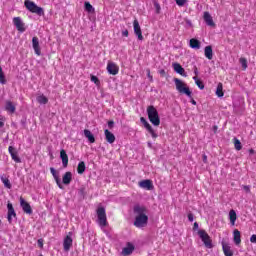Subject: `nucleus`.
Returning a JSON list of instances; mask_svg holds the SVG:
<instances>
[{"mask_svg": "<svg viewBox=\"0 0 256 256\" xmlns=\"http://www.w3.org/2000/svg\"><path fill=\"white\" fill-rule=\"evenodd\" d=\"M229 220L232 226H235V221H237V212L235 210L229 211Z\"/></svg>", "mask_w": 256, "mask_h": 256, "instance_id": "29", "label": "nucleus"}, {"mask_svg": "<svg viewBox=\"0 0 256 256\" xmlns=\"http://www.w3.org/2000/svg\"><path fill=\"white\" fill-rule=\"evenodd\" d=\"M146 72H147L148 79H150V81H153V76L151 75V70L147 69Z\"/></svg>", "mask_w": 256, "mask_h": 256, "instance_id": "47", "label": "nucleus"}, {"mask_svg": "<svg viewBox=\"0 0 256 256\" xmlns=\"http://www.w3.org/2000/svg\"><path fill=\"white\" fill-rule=\"evenodd\" d=\"M84 136L88 139L89 143H95V136L89 130H84Z\"/></svg>", "mask_w": 256, "mask_h": 256, "instance_id": "30", "label": "nucleus"}, {"mask_svg": "<svg viewBox=\"0 0 256 256\" xmlns=\"http://www.w3.org/2000/svg\"><path fill=\"white\" fill-rule=\"evenodd\" d=\"M0 225H1V220H0Z\"/></svg>", "mask_w": 256, "mask_h": 256, "instance_id": "64", "label": "nucleus"}, {"mask_svg": "<svg viewBox=\"0 0 256 256\" xmlns=\"http://www.w3.org/2000/svg\"><path fill=\"white\" fill-rule=\"evenodd\" d=\"M90 81H92V83H95V85L97 86L101 85V81L95 75H90Z\"/></svg>", "mask_w": 256, "mask_h": 256, "instance_id": "38", "label": "nucleus"}, {"mask_svg": "<svg viewBox=\"0 0 256 256\" xmlns=\"http://www.w3.org/2000/svg\"><path fill=\"white\" fill-rule=\"evenodd\" d=\"M196 229H199V223L195 222L193 225V230L196 231Z\"/></svg>", "mask_w": 256, "mask_h": 256, "instance_id": "53", "label": "nucleus"}, {"mask_svg": "<svg viewBox=\"0 0 256 256\" xmlns=\"http://www.w3.org/2000/svg\"><path fill=\"white\" fill-rule=\"evenodd\" d=\"M239 63L242 65L243 71H247V67H248V65H247V58L241 57L239 59Z\"/></svg>", "mask_w": 256, "mask_h": 256, "instance_id": "36", "label": "nucleus"}, {"mask_svg": "<svg viewBox=\"0 0 256 256\" xmlns=\"http://www.w3.org/2000/svg\"><path fill=\"white\" fill-rule=\"evenodd\" d=\"M107 71L109 75H117L119 73V66L114 62H108Z\"/></svg>", "mask_w": 256, "mask_h": 256, "instance_id": "16", "label": "nucleus"}, {"mask_svg": "<svg viewBox=\"0 0 256 256\" xmlns=\"http://www.w3.org/2000/svg\"><path fill=\"white\" fill-rule=\"evenodd\" d=\"M1 181L4 185V187H6V189H11V181H9V178L5 177V175H2Z\"/></svg>", "mask_w": 256, "mask_h": 256, "instance_id": "34", "label": "nucleus"}, {"mask_svg": "<svg viewBox=\"0 0 256 256\" xmlns=\"http://www.w3.org/2000/svg\"><path fill=\"white\" fill-rule=\"evenodd\" d=\"M173 69L175 72L178 73V75H181L182 77H187V73H185V68L183 66H181V64L174 63Z\"/></svg>", "mask_w": 256, "mask_h": 256, "instance_id": "20", "label": "nucleus"}, {"mask_svg": "<svg viewBox=\"0 0 256 256\" xmlns=\"http://www.w3.org/2000/svg\"><path fill=\"white\" fill-rule=\"evenodd\" d=\"M37 101L40 105H47L49 103V99L43 94L37 97Z\"/></svg>", "mask_w": 256, "mask_h": 256, "instance_id": "33", "label": "nucleus"}, {"mask_svg": "<svg viewBox=\"0 0 256 256\" xmlns=\"http://www.w3.org/2000/svg\"><path fill=\"white\" fill-rule=\"evenodd\" d=\"M16 110L17 106L15 105V103H13L11 100H7L5 104V111H7V113H10V115H13Z\"/></svg>", "mask_w": 256, "mask_h": 256, "instance_id": "17", "label": "nucleus"}, {"mask_svg": "<svg viewBox=\"0 0 256 256\" xmlns=\"http://www.w3.org/2000/svg\"><path fill=\"white\" fill-rule=\"evenodd\" d=\"M13 24L16 27L17 31H20V33H25V23H23L21 17H14Z\"/></svg>", "mask_w": 256, "mask_h": 256, "instance_id": "13", "label": "nucleus"}, {"mask_svg": "<svg viewBox=\"0 0 256 256\" xmlns=\"http://www.w3.org/2000/svg\"><path fill=\"white\" fill-rule=\"evenodd\" d=\"M60 158L62 160L63 167H67L69 165V156L64 149L60 151Z\"/></svg>", "mask_w": 256, "mask_h": 256, "instance_id": "22", "label": "nucleus"}, {"mask_svg": "<svg viewBox=\"0 0 256 256\" xmlns=\"http://www.w3.org/2000/svg\"><path fill=\"white\" fill-rule=\"evenodd\" d=\"M234 235V243L236 245H241V232L238 229H235L233 232Z\"/></svg>", "mask_w": 256, "mask_h": 256, "instance_id": "27", "label": "nucleus"}, {"mask_svg": "<svg viewBox=\"0 0 256 256\" xmlns=\"http://www.w3.org/2000/svg\"><path fill=\"white\" fill-rule=\"evenodd\" d=\"M243 189H244V191H245L246 193H251V186H249V185H244V186H243Z\"/></svg>", "mask_w": 256, "mask_h": 256, "instance_id": "46", "label": "nucleus"}, {"mask_svg": "<svg viewBox=\"0 0 256 256\" xmlns=\"http://www.w3.org/2000/svg\"><path fill=\"white\" fill-rule=\"evenodd\" d=\"M190 103H192V105H197V101H195V99L191 98Z\"/></svg>", "mask_w": 256, "mask_h": 256, "instance_id": "56", "label": "nucleus"}, {"mask_svg": "<svg viewBox=\"0 0 256 256\" xmlns=\"http://www.w3.org/2000/svg\"><path fill=\"white\" fill-rule=\"evenodd\" d=\"M204 55H205L206 59H209V61H211V59H213V47L206 46L204 48Z\"/></svg>", "mask_w": 256, "mask_h": 256, "instance_id": "26", "label": "nucleus"}, {"mask_svg": "<svg viewBox=\"0 0 256 256\" xmlns=\"http://www.w3.org/2000/svg\"><path fill=\"white\" fill-rule=\"evenodd\" d=\"M198 235L207 249H213V240L205 230H198Z\"/></svg>", "mask_w": 256, "mask_h": 256, "instance_id": "7", "label": "nucleus"}, {"mask_svg": "<svg viewBox=\"0 0 256 256\" xmlns=\"http://www.w3.org/2000/svg\"><path fill=\"white\" fill-rule=\"evenodd\" d=\"M175 2L179 7H183L187 3V0H175Z\"/></svg>", "mask_w": 256, "mask_h": 256, "instance_id": "42", "label": "nucleus"}, {"mask_svg": "<svg viewBox=\"0 0 256 256\" xmlns=\"http://www.w3.org/2000/svg\"><path fill=\"white\" fill-rule=\"evenodd\" d=\"M114 125H115V122L113 120L108 121L109 129H113Z\"/></svg>", "mask_w": 256, "mask_h": 256, "instance_id": "49", "label": "nucleus"}, {"mask_svg": "<svg viewBox=\"0 0 256 256\" xmlns=\"http://www.w3.org/2000/svg\"><path fill=\"white\" fill-rule=\"evenodd\" d=\"M122 37H129V30H127V29L123 30Z\"/></svg>", "mask_w": 256, "mask_h": 256, "instance_id": "48", "label": "nucleus"}, {"mask_svg": "<svg viewBox=\"0 0 256 256\" xmlns=\"http://www.w3.org/2000/svg\"><path fill=\"white\" fill-rule=\"evenodd\" d=\"M249 151H250V153H255V150H253V149H250Z\"/></svg>", "mask_w": 256, "mask_h": 256, "instance_id": "62", "label": "nucleus"}, {"mask_svg": "<svg viewBox=\"0 0 256 256\" xmlns=\"http://www.w3.org/2000/svg\"><path fill=\"white\" fill-rule=\"evenodd\" d=\"M24 5L30 13H35L36 15H39V17H41V15H45L43 8L37 6V4L31 0H25Z\"/></svg>", "mask_w": 256, "mask_h": 256, "instance_id": "6", "label": "nucleus"}, {"mask_svg": "<svg viewBox=\"0 0 256 256\" xmlns=\"http://www.w3.org/2000/svg\"><path fill=\"white\" fill-rule=\"evenodd\" d=\"M222 251L225 256H233V250H231V246L228 243L222 242Z\"/></svg>", "mask_w": 256, "mask_h": 256, "instance_id": "25", "label": "nucleus"}, {"mask_svg": "<svg viewBox=\"0 0 256 256\" xmlns=\"http://www.w3.org/2000/svg\"><path fill=\"white\" fill-rule=\"evenodd\" d=\"M194 75L199 76V69L197 68V66H194Z\"/></svg>", "mask_w": 256, "mask_h": 256, "instance_id": "51", "label": "nucleus"}, {"mask_svg": "<svg viewBox=\"0 0 256 256\" xmlns=\"http://www.w3.org/2000/svg\"><path fill=\"white\" fill-rule=\"evenodd\" d=\"M188 220L190 221V223H193V214L192 213L188 214Z\"/></svg>", "mask_w": 256, "mask_h": 256, "instance_id": "52", "label": "nucleus"}, {"mask_svg": "<svg viewBox=\"0 0 256 256\" xmlns=\"http://www.w3.org/2000/svg\"><path fill=\"white\" fill-rule=\"evenodd\" d=\"M147 115L150 123H152L154 127H159L161 125V118L159 117V112L155 106L151 105L147 107Z\"/></svg>", "mask_w": 256, "mask_h": 256, "instance_id": "2", "label": "nucleus"}, {"mask_svg": "<svg viewBox=\"0 0 256 256\" xmlns=\"http://www.w3.org/2000/svg\"><path fill=\"white\" fill-rule=\"evenodd\" d=\"M195 84L197 85V87H199V89H205V84H203L201 80H196Z\"/></svg>", "mask_w": 256, "mask_h": 256, "instance_id": "41", "label": "nucleus"}, {"mask_svg": "<svg viewBox=\"0 0 256 256\" xmlns=\"http://www.w3.org/2000/svg\"><path fill=\"white\" fill-rule=\"evenodd\" d=\"M134 227L137 229H143V227H147V223H149V216H147V207L136 205L134 206Z\"/></svg>", "mask_w": 256, "mask_h": 256, "instance_id": "1", "label": "nucleus"}, {"mask_svg": "<svg viewBox=\"0 0 256 256\" xmlns=\"http://www.w3.org/2000/svg\"><path fill=\"white\" fill-rule=\"evenodd\" d=\"M140 121L144 125V127L148 131V133H150L152 139H157V137H159V134H157V131H155V129H153V126H151V124H149V122H147V119H145V117H141Z\"/></svg>", "mask_w": 256, "mask_h": 256, "instance_id": "8", "label": "nucleus"}, {"mask_svg": "<svg viewBox=\"0 0 256 256\" xmlns=\"http://www.w3.org/2000/svg\"><path fill=\"white\" fill-rule=\"evenodd\" d=\"M174 83H175L176 90L178 91V93H180L181 95H186L187 97H189V99H192L193 92H191V89H189V86H187V84L185 82H183L179 78H175Z\"/></svg>", "mask_w": 256, "mask_h": 256, "instance_id": "3", "label": "nucleus"}, {"mask_svg": "<svg viewBox=\"0 0 256 256\" xmlns=\"http://www.w3.org/2000/svg\"><path fill=\"white\" fill-rule=\"evenodd\" d=\"M13 161H15V163H21V158H19V156L17 155V152L11 155Z\"/></svg>", "mask_w": 256, "mask_h": 256, "instance_id": "40", "label": "nucleus"}, {"mask_svg": "<svg viewBox=\"0 0 256 256\" xmlns=\"http://www.w3.org/2000/svg\"><path fill=\"white\" fill-rule=\"evenodd\" d=\"M134 34L137 36L139 41H143V31H141V25H139V20L135 19L133 21Z\"/></svg>", "mask_w": 256, "mask_h": 256, "instance_id": "11", "label": "nucleus"}, {"mask_svg": "<svg viewBox=\"0 0 256 256\" xmlns=\"http://www.w3.org/2000/svg\"><path fill=\"white\" fill-rule=\"evenodd\" d=\"M85 169H87V166H85V162H79L77 166L78 175H83L85 173Z\"/></svg>", "mask_w": 256, "mask_h": 256, "instance_id": "31", "label": "nucleus"}, {"mask_svg": "<svg viewBox=\"0 0 256 256\" xmlns=\"http://www.w3.org/2000/svg\"><path fill=\"white\" fill-rule=\"evenodd\" d=\"M38 246L42 249L43 247V239L38 240Z\"/></svg>", "mask_w": 256, "mask_h": 256, "instance_id": "54", "label": "nucleus"}, {"mask_svg": "<svg viewBox=\"0 0 256 256\" xmlns=\"http://www.w3.org/2000/svg\"><path fill=\"white\" fill-rule=\"evenodd\" d=\"M80 193H81V195H85V188H81Z\"/></svg>", "mask_w": 256, "mask_h": 256, "instance_id": "58", "label": "nucleus"}, {"mask_svg": "<svg viewBox=\"0 0 256 256\" xmlns=\"http://www.w3.org/2000/svg\"><path fill=\"white\" fill-rule=\"evenodd\" d=\"M203 19L208 27H215V22L213 21V17L209 12H204Z\"/></svg>", "mask_w": 256, "mask_h": 256, "instance_id": "19", "label": "nucleus"}, {"mask_svg": "<svg viewBox=\"0 0 256 256\" xmlns=\"http://www.w3.org/2000/svg\"><path fill=\"white\" fill-rule=\"evenodd\" d=\"M71 181H73V173L71 172H66L62 176V182L64 185H71Z\"/></svg>", "mask_w": 256, "mask_h": 256, "instance_id": "21", "label": "nucleus"}, {"mask_svg": "<svg viewBox=\"0 0 256 256\" xmlns=\"http://www.w3.org/2000/svg\"><path fill=\"white\" fill-rule=\"evenodd\" d=\"M50 172L54 180L56 181V184L58 185L59 189H63V184H61V179L59 178V174H57V170L55 168L51 167Z\"/></svg>", "mask_w": 256, "mask_h": 256, "instance_id": "18", "label": "nucleus"}, {"mask_svg": "<svg viewBox=\"0 0 256 256\" xmlns=\"http://www.w3.org/2000/svg\"><path fill=\"white\" fill-rule=\"evenodd\" d=\"M217 129H219V127H217V125H214V126H213V131H214V133H217Z\"/></svg>", "mask_w": 256, "mask_h": 256, "instance_id": "57", "label": "nucleus"}, {"mask_svg": "<svg viewBox=\"0 0 256 256\" xmlns=\"http://www.w3.org/2000/svg\"><path fill=\"white\" fill-rule=\"evenodd\" d=\"M104 135L106 137L107 143H110V144L115 143V134L114 133H112L111 131L106 129L104 131Z\"/></svg>", "mask_w": 256, "mask_h": 256, "instance_id": "24", "label": "nucleus"}, {"mask_svg": "<svg viewBox=\"0 0 256 256\" xmlns=\"http://www.w3.org/2000/svg\"><path fill=\"white\" fill-rule=\"evenodd\" d=\"M133 251H135V246H133V244L128 242L127 247L123 248V250H122V255H124V256L131 255V253H133Z\"/></svg>", "mask_w": 256, "mask_h": 256, "instance_id": "23", "label": "nucleus"}, {"mask_svg": "<svg viewBox=\"0 0 256 256\" xmlns=\"http://www.w3.org/2000/svg\"><path fill=\"white\" fill-rule=\"evenodd\" d=\"M7 219H8V223H13V218H17V212H15V208L13 207V204L11 202L8 201L7 203Z\"/></svg>", "mask_w": 256, "mask_h": 256, "instance_id": "10", "label": "nucleus"}, {"mask_svg": "<svg viewBox=\"0 0 256 256\" xmlns=\"http://www.w3.org/2000/svg\"><path fill=\"white\" fill-rule=\"evenodd\" d=\"M193 79L195 80V83H196L197 81H199V77H198V76H194Z\"/></svg>", "mask_w": 256, "mask_h": 256, "instance_id": "59", "label": "nucleus"}, {"mask_svg": "<svg viewBox=\"0 0 256 256\" xmlns=\"http://www.w3.org/2000/svg\"><path fill=\"white\" fill-rule=\"evenodd\" d=\"M191 49H201V42L195 38L190 39Z\"/></svg>", "mask_w": 256, "mask_h": 256, "instance_id": "28", "label": "nucleus"}, {"mask_svg": "<svg viewBox=\"0 0 256 256\" xmlns=\"http://www.w3.org/2000/svg\"><path fill=\"white\" fill-rule=\"evenodd\" d=\"M138 185L141 189H146V191H153L154 189L153 181L149 179L140 181Z\"/></svg>", "mask_w": 256, "mask_h": 256, "instance_id": "14", "label": "nucleus"}, {"mask_svg": "<svg viewBox=\"0 0 256 256\" xmlns=\"http://www.w3.org/2000/svg\"><path fill=\"white\" fill-rule=\"evenodd\" d=\"M32 47L34 49V53L40 57L41 55V46H39V38L37 36H34L32 38Z\"/></svg>", "mask_w": 256, "mask_h": 256, "instance_id": "15", "label": "nucleus"}, {"mask_svg": "<svg viewBox=\"0 0 256 256\" xmlns=\"http://www.w3.org/2000/svg\"><path fill=\"white\" fill-rule=\"evenodd\" d=\"M186 23H188V25H191V20H187Z\"/></svg>", "mask_w": 256, "mask_h": 256, "instance_id": "61", "label": "nucleus"}, {"mask_svg": "<svg viewBox=\"0 0 256 256\" xmlns=\"http://www.w3.org/2000/svg\"><path fill=\"white\" fill-rule=\"evenodd\" d=\"M1 127H5V117L3 115H0V129Z\"/></svg>", "mask_w": 256, "mask_h": 256, "instance_id": "44", "label": "nucleus"}, {"mask_svg": "<svg viewBox=\"0 0 256 256\" xmlns=\"http://www.w3.org/2000/svg\"><path fill=\"white\" fill-rule=\"evenodd\" d=\"M174 83H175L176 90L178 91V93H180L181 95H186L187 97H189V99H192L193 92H191V89H189V86H187V84L185 82H183L179 78H175Z\"/></svg>", "mask_w": 256, "mask_h": 256, "instance_id": "4", "label": "nucleus"}, {"mask_svg": "<svg viewBox=\"0 0 256 256\" xmlns=\"http://www.w3.org/2000/svg\"><path fill=\"white\" fill-rule=\"evenodd\" d=\"M96 215L99 227H107V225H109V222L107 221V212L105 211V207H98L96 210Z\"/></svg>", "mask_w": 256, "mask_h": 256, "instance_id": "5", "label": "nucleus"}, {"mask_svg": "<svg viewBox=\"0 0 256 256\" xmlns=\"http://www.w3.org/2000/svg\"><path fill=\"white\" fill-rule=\"evenodd\" d=\"M234 147L236 151H241L243 149V145H241V141L237 138H234Z\"/></svg>", "mask_w": 256, "mask_h": 256, "instance_id": "35", "label": "nucleus"}, {"mask_svg": "<svg viewBox=\"0 0 256 256\" xmlns=\"http://www.w3.org/2000/svg\"><path fill=\"white\" fill-rule=\"evenodd\" d=\"M216 95L217 97H223L225 95V92H223V83H218L216 88Z\"/></svg>", "mask_w": 256, "mask_h": 256, "instance_id": "32", "label": "nucleus"}, {"mask_svg": "<svg viewBox=\"0 0 256 256\" xmlns=\"http://www.w3.org/2000/svg\"><path fill=\"white\" fill-rule=\"evenodd\" d=\"M20 207H22V211H24L26 215H33V208H31V204H29L24 197H20Z\"/></svg>", "mask_w": 256, "mask_h": 256, "instance_id": "9", "label": "nucleus"}, {"mask_svg": "<svg viewBox=\"0 0 256 256\" xmlns=\"http://www.w3.org/2000/svg\"><path fill=\"white\" fill-rule=\"evenodd\" d=\"M71 235H73V233L69 232L63 241V248L66 252L70 251L71 247H73V238H71Z\"/></svg>", "mask_w": 256, "mask_h": 256, "instance_id": "12", "label": "nucleus"}, {"mask_svg": "<svg viewBox=\"0 0 256 256\" xmlns=\"http://www.w3.org/2000/svg\"><path fill=\"white\" fill-rule=\"evenodd\" d=\"M250 242H251V243H256V234H253V235L250 237Z\"/></svg>", "mask_w": 256, "mask_h": 256, "instance_id": "50", "label": "nucleus"}, {"mask_svg": "<svg viewBox=\"0 0 256 256\" xmlns=\"http://www.w3.org/2000/svg\"><path fill=\"white\" fill-rule=\"evenodd\" d=\"M154 7L156 9V13L160 14L161 13V5L159 3L155 2Z\"/></svg>", "mask_w": 256, "mask_h": 256, "instance_id": "43", "label": "nucleus"}, {"mask_svg": "<svg viewBox=\"0 0 256 256\" xmlns=\"http://www.w3.org/2000/svg\"><path fill=\"white\" fill-rule=\"evenodd\" d=\"M202 160H203V163H207V155L204 154V155L202 156Z\"/></svg>", "mask_w": 256, "mask_h": 256, "instance_id": "55", "label": "nucleus"}, {"mask_svg": "<svg viewBox=\"0 0 256 256\" xmlns=\"http://www.w3.org/2000/svg\"><path fill=\"white\" fill-rule=\"evenodd\" d=\"M8 151H9L10 155H13L17 152V150L13 146H9Z\"/></svg>", "mask_w": 256, "mask_h": 256, "instance_id": "45", "label": "nucleus"}, {"mask_svg": "<svg viewBox=\"0 0 256 256\" xmlns=\"http://www.w3.org/2000/svg\"><path fill=\"white\" fill-rule=\"evenodd\" d=\"M148 146L151 147V143H148Z\"/></svg>", "mask_w": 256, "mask_h": 256, "instance_id": "63", "label": "nucleus"}, {"mask_svg": "<svg viewBox=\"0 0 256 256\" xmlns=\"http://www.w3.org/2000/svg\"><path fill=\"white\" fill-rule=\"evenodd\" d=\"M84 7H85L86 11H88V13H91V11H93V5H91V3H89V2H85Z\"/></svg>", "mask_w": 256, "mask_h": 256, "instance_id": "39", "label": "nucleus"}, {"mask_svg": "<svg viewBox=\"0 0 256 256\" xmlns=\"http://www.w3.org/2000/svg\"><path fill=\"white\" fill-rule=\"evenodd\" d=\"M160 75H165V70H160Z\"/></svg>", "mask_w": 256, "mask_h": 256, "instance_id": "60", "label": "nucleus"}, {"mask_svg": "<svg viewBox=\"0 0 256 256\" xmlns=\"http://www.w3.org/2000/svg\"><path fill=\"white\" fill-rule=\"evenodd\" d=\"M0 83L1 85H5L7 83V79H5V73H3V68L0 66Z\"/></svg>", "mask_w": 256, "mask_h": 256, "instance_id": "37", "label": "nucleus"}]
</instances>
